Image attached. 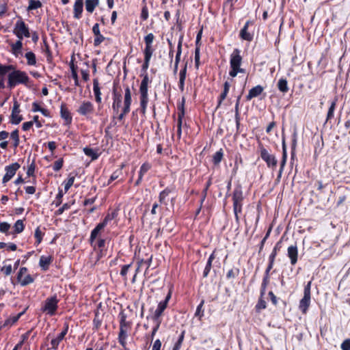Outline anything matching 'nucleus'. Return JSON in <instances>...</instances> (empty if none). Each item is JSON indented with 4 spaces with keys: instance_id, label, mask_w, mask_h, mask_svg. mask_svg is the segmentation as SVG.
<instances>
[{
    "instance_id": "obj_1",
    "label": "nucleus",
    "mask_w": 350,
    "mask_h": 350,
    "mask_svg": "<svg viewBox=\"0 0 350 350\" xmlns=\"http://www.w3.org/2000/svg\"><path fill=\"white\" fill-rule=\"evenodd\" d=\"M240 53L241 51L239 49H234L230 55L229 75L232 77H235L239 73L245 72V69L241 68L242 57Z\"/></svg>"
},
{
    "instance_id": "obj_2",
    "label": "nucleus",
    "mask_w": 350,
    "mask_h": 350,
    "mask_svg": "<svg viewBox=\"0 0 350 350\" xmlns=\"http://www.w3.org/2000/svg\"><path fill=\"white\" fill-rule=\"evenodd\" d=\"M243 200V191L240 185L236 187L233 191V211L236 221H239V213L242 211V201Z\"/></svg>"
},
{
    "instance_id": "obj_3",
    "label": "nucleus",
    "mask_w": 350,
    "mask_h": 350,
    "mask_svg": "<svg viewBox=\"0 0 350 350\" xmlns=\"http://www.w3.org/2000/svg\"><path fill=\"white\" fill-rule=\"evenodd\" d=\"M29 77L25 72L21 70H13L8 75V86L12 88L18 83L26 84Z\"/></svg>"
},
{
    "instance_id": "obj_4",
    "label": "nucleus",
    "mask_w": 350,
    "mask_h": 350,
    "mask_svg": "<svg viewBox=\"0 0 350 350\" xmlns=\"http://www.w3.org/2000/svg\"><path fill=\"white\" fill-rule=\"evenodd\" d=\"M120 333L118 335V340L120 344L124 347L126 346V340L127 338V332L129 327V323L126 321V316L124 312L120 314Z\"/></svg>"
},
{
    "instance_id": "obj_5",
    "label": "nucleus",
    "mask_w": 350,
    "mask_h": 350,
    "mask_svg": "<svg viewBox=\"0 0 350 350\" xmlns=\"http://www.w3.org/2000/svg\"><path fill=\"white\" fill-rule=\"evenodd\" d=\"M58 301L55 295L48 297L44 301L41 310L50 316L54 315L57 309Z\"/></svg>"
},
{
    "instance_id": "obj_6",
    "label": "nucleus",
    "mask_w": 350,
    "mask_h": 350,
    "mask_svg": "<svg viewBox=\"0 0 350 350\" xmlns=\"http://www.w3.org/2000/svg\"><path fill=\"white\" fill-rule=\"evenodd\" d=\"M13 33L20 40H22L24 37H30L29 29L25 22L22 20L16 21Z\"/></svg>"
},
{
    "instance_id": "obj_7",
    "label": "nucleus",
    "mask_w": 350,
    "mask_h": 350,
    "mask_svg": "<svg viewBox=\"0 0 350 350\" xmlns=\"http://www.w3.org/2000/svg\"><path fill=\"white\" fill-rule=\"evenodd\" d=\"M260 157L266 162L268 167L274 170L278 163V160L273 154H270L267 149L260 148Z\"/></svg>"
},
{
    "instance_id": "obj_8",
    "label": "nucleus",
    "mask_w": 350,
    "mask_h": 350,
    "mask_svg": "<svg viewBox=\"0 0 350 350\" xmlns=\"http://www.w3.org/2000/svg\"><path fill=\"white\" fill-rule=\"evenodd\" d=\"M27 269L26 267H21L18 273L17 280L22 286H26L33 282V278L27 274Z\"/></svg>"
},
{
    "instance_id": "obj_9",
    "label": "nucleus",
    "mask_w": 350,
    "mask_h": 350,
    "mask_svg": "<svg viewBox=\"0 0 350 350\" xmlns=\"http://www.w3.org/2000/svg\"><path fill=\"white\" fill-rule=\"evenodd\" d=\"M20 165L18 163H14L5 168V174L3 178V182L7 183L15 175L16 171L19 169Z\"/></svg>"
},
{
    "instance_id": "obj_10",
    "label": "nucleus",
    "mask_w": 350,
    "mask_h": 350,
    "mask_svg": "<svg viewBox=\"0 0 350 350\" xmlns=\"http://www.w3.org/2000/svg\"><path fill=\"white\" fill-rule=\"evenodd\" d=\"M94 111V105L90 101H83L81 103L77 109V112L84 116H88L91 115Z\"/></svg>"
},
{
    "instance_id": "obj_11",
    "label": "nucleus",
    "mask_w": 350,
    "mask_h": 350,
    "mask_svg": "<svg viewBox=\"0 0 350 350\" xmlns=\"http://www.w3.org/2000/svg\"><path fill=\"white\" fill-rule=\"evenodd\" d=\"M19 103L16 100H14L11 114V122L14 124H19L23 120L22 116L19 114Z\"/></svg>"
},
{
    "instance_id": "obj_12",
    "label": "nucleus",
    "mask_w": 350,
    "mask_h": 350,
    "mask_svg": "<svg viewBox=\"0 0 350 350\" xmlns=\"http://www.w3.org/2000/svg\"><path fill=\"white\" fill-rule=\"evenodd\" d=\"M92 31L96 36V38H94V46H97L102 42L104 41L105 37L100 33V29H99V25L98 23H96L94 25V26L92 27Z\"/></svg>"
},
{
    "instance_id": "obj_13",
    "label": "nucleus",
    "mask_w": 350,
    "mask_h": 350,
    "mask_svg": "<svg viewBox=\"0 0 350 350\" xmlns=\"http://www.w3.org/2000/svg\"><path fill=\"white\" fill-rule=\"evenodd\" d=\"M167 304L166 301H160L158 304L157 308L154 312L152 319L154 321H161L160 317L162 316L163 311L167 308Z\"/></svg>"
},
{
    "instance_id": "obj_14",
    "label": "nucleus",
    "mask_w": 350,
    "mask_h": 350,
    "mask_svg": "<svg viewBox=\"0 0 350 350\" xmlns=\"http://www.w3.org/2000/svg\"><path fill=\"white\" fill-rule=\"evenodd\" d=\"M310 295H304V297L300 300L299 308L303 314H306L310 304Z\"/></svg>"
},
{
    "instance_id": "obj_15",
    "label": "nucleus",
    "mask_w": 350,
    "mask_h": 350,
    "mask_svg": "<svg viewBox=\"0 0 350 350\" xmlns=\"http://www.w3.org/2000/svg\"><path fill=\"white\" fill-rule=\"evenodd\" d=\"M250 24L251 21H247L240 31V36L243 40L251 41L253 38V36L247 31L249 25Z\"/></svg>"
},
{
    "instance_id": "obj_16",
    "label": "nucleus",
    "mask_w": 350,
    "mask_h": 350,
    "mask_svg": "<svg viewBox=\"0 0 350 350\" xmlns=\"http://www.w3.org/2000/svg\"><path fill=\"white\" fill-rule=\"evenodd\" d=\"M68 332V327H66L64 330H63L61 333L59 334V335L54 339H53L51 342V348L53 349H57L58 347V345H59L60 342L64 339L65 337L66 333Z\"/></svg>"
},
{
    "instance_id": "obj_17",
    "label": "nucleus",
    "mask_w": 350,
    "mask_h": 350,
    "mask_svg": "<svg viewBox=\"0 0 350 350\" xmlns=\"http://www.w3.org/2000/svg\"><path fill=\"white\" fill-rule=\"evenodd\" d=\"M263 90H264L263 88L260 85H258L252 88L249 91V93L246 96L247 100H250L253 98L259 96L263 92Z\"/></svg>"
},
{
    "instance_id": "obj_18",
    "label": "nucleus",
    "mask_w": 350,
    "mask_h": 350,
    "mask_svg": "<svg viewBox=\"0 0 350 350\" xmlns=\"http://www.w3.org/2000/svg\"><path fill=\"white\" fill-rule=\"evenodd\" d=\"M297 247L296 245H291L288 247V256L291 259L292 265H295L297 261Z\"/></svg>"
},
{
    "instance_id": "obj_19",
    "label": "nucleus",
    "mask_w": 350,
    "mask_h": 350,
    "mask_svg": "<svg viewBox=\"0 0 350 350\" xmlns=\"http://www.w3.org/2000/svg\"><path fill=\"white\" fill-rule=\"evenodd\" d=\"M60 114L61 117L65 120L66 124H69L71 123L72 116L70 115V113L66 107V106L64 105H62L61 106Z\"/></svg>"
},
{
    "instance_id": "obj_20",
    "label": "nucleus",
    "mask_w": 350,
    "mask_h": 350,
    "mask_svg": "<svg viewBox=\"0 0 350 350\" xmlns=\"http://www.w3.org/2000/svg\"><path fill=\"white\" fill-rule=\"evenodd\" d=\"M83 3L79 2H75L74 4V18L77 19H79L81 17V14L83 12Z\"/></svg>"
},
{
    "instance_id": "obj_21",
    "label": "nucleus",
    "mask_w": 350,
    "mask_h": 350,
    "mask_svg": "<svg viewBox=\"0 0 350 350\" xmlns=\"http://www.w3.org/2000/svg\"><path fill=\"white\" fill-rule=\"evenodd\" d=\"M140 105H141V111L143 114H145L147 104L148 102V93L140 92Z\"/></svg>"
},
{
    "instance_id": "obj_22",
    "label": "nucleus",
    "mask_w": 350,
    "mask_h": 350,
    "mask_svg": "<svg viewBox=\"0 0 350 350\" xmlns=\"http://www.w3.org/2000/svg\"><path fill=\"white\" fill-rule=\"evenodd\" d=\"M52 261L51 256H42L40 258L39 265L43 270H47Z\"/></svg>"
},
{
    "instance_id": "obj_23",
    "label": "nucleus",
    "mask_w": 350,
    "mask_h": 350,
    "mask_svg": "<svg viewBox=\"0 0 350 350\" xmlns=\"http://www.w3.org/2000/svg\"><path fill=\"white\" fill-rule=\"evenodd\" d=\"M85 9L89 13H92L99 4V0H85Z\"/></svg>"
},
{
    "instance_id": "obj_24",
    "label": "nucleus",
    "mask_w": 350,
    "mask_h": 350,
    "mask_svg": "<svg viewBox=\"0 0 350 350\" xmlns=\"http://www.w3.org/2000/svg\"><path fill=\"white\" fill-rule=\"evenodd\" d=\"M22 40L18 39L15 43H12L10 44L12 48V52L15 56H18V54L21 52V49L23 46Z\"/></svg>"
},
{
    "instance_id": "obj_25",
    "label": "nucleus",
    "mask_w": 350,
    "mask_h": 350,
    "mask_svg": "<svg viewBox=\"0 0 350 350\" xmlns=\"http://www.w3.org/2000/svg\"><path fill=\"white\" fill-rule=\"evenodd\" d=\"M229 90H230V84L228 81H226L224 85V90H223L222 93L220 94L219 98L217 107H219L221 105L222 101L226 98L227 94L229 92Z\"/></svg>"
},
{
    "instance_id": "obj_26",
    "label": "nucleus",
    "mask_w": 350,
    "mask_h": 350,
    "mask_svg": "<svg viewBox=\"0 0 350 350\" xmlns=\"http://www.w3.org/2000/svg\"><path fill=\"white\" fill-rule=\"evenodd\" d=\"M241 100V96H239L237 98V102L234 107V111H235V121H236V126L237 129H239L240 126V115H239V103Z\"/></svg>"
},
{
    "instance_id": "obj_27",
    "label": "nucleus",
    "mask_w": 350,
    "mask_h": 350,
    "mask_svg": "<svg viewBox=\"0 0 350 350\" xmlns=\"http://www.w3.org/2000/svg\"><path fill=\"white\" fill-rule=\"evenodd\" d=\"M93 91L96 102L100 103L101 101V92L100 90L98 82L96 79H94L93 82Z\"/></svg>"
},
{
    "instance_id": "obj_28",
    "label": "nucleus",
    "mask_w": 350,
    "mask_h": 350,
    "mask_svg": "<svg viewBox=\"0 0 350 350\" xmlns=\"http://www.w3.org/2000/svg\"><path fill=\"white\" fill-rule=\"evenodd\" d=\"M278 88L282 93H286L289 88L288 86V82L285 79H280L278 82Z\"/></svg>"
},
{
    "instance_id": "obj_29",
    "label": "nucleus",
    "mask_w": 350,
    "mask_h": 350,
    "mask_svg": "<svg viewBox=\"0 0 350 350\" xmlns=\"http://www.w3.org/2000/svg\"><path fill=\"white\" fill-rule=\"evenodd\" d=\"M25 310H23V312L18 313L17 315H15V316H13V317H10L9 319H8L4 324L3 325V327H5L6 325H13L16 322L18 321V320L20 319V317L25 313Z\"/></svg>"
},
{
    "instance_id": "obj_30",
    "label": "nucleus",
    "mask_w": 350,
    "mask_h": 350,
    "mask_svg": "<svg viewBox=\"0 0 350 350\" xmlns=\"http://www.w3.org/2000/svg\"><path fill=\"white\" fill-rule=\"evenodd\" d=\"M172 191V189L171 188H166L165 189H164L163 191H162L160 193H159V202L161 204H165L167 205V202H166V197L169 196V194Z\"/></svg>"
},
{
    "instance_id": "obj_31",
    "label": "nucleus",
    "mask_w": 350,
    "mask_h": 350,
    "mask_svg": "<svg viewBox=\"0 0 350 350\" xmlns=\"http://www.w3.org/2000/svg\"><path fill=\"white\" fill-rule=\"evenodd\" d=\"M103 224L100 225L98 224L95 228L92 230L90 234V241L91 243L94 241V239L97 237L98 234L100 232V231L103 229Z\"/></svg>"
},
{
    "instance_id": "obj_32",
    "label": "nucleus",
    "mask_w": 350,
    "mask_h": 350,
    "mask_svg": "<svg viewBox=\"0 0 350 350\" xmlns=\"http://www.w3.org/2000/svg\"><path fill=\"white\" fill-rule=\"evenodd\" d=\"M121 103H122L121 95L120 94L116 95L115 94L114 98H113V103L112 105V108L116 113H118V109L121 105Z\"/></svg>"
},
{
    "instance_id": "obj_33",
    "label": "nucleus",
    "mask_w": 350,
    "mask_h": 350,
    "mask_svg": "<svg viewBox=\"0 0 350 350\" xmlns=\"http://www.w3.org/2000/svg\"><path fill=\"white\" fill-rule=\"evenodd\" d=\"M148 82H149V79H148V75H145V76L144 77V78L141 82V85H140V88H139V92L148 93Z\"/></svg>"
},
{
    "instance_id": "obj_34",
    "label": "nucleus",
    "mask_w": 350,
    "mask_h": 350,
    "mask_svg": "<svg viewBox=\"0 0 350 350\" xmlns=\"http://www.w3.org/2000/svg\"><path fill=\"white\" fill-rule=\"evenodd\" d=\"M214 258H215V256H214V253H213L209 256L207 263H206V265L204 270V273H203L204 277H206L208 275V273L210 272L211 269L212 262L214 260Z\"/></svg>"
},
{
    "instance_id": "obj_35",
    "label": "nucleus",
    "mask_w": 350,
    "mask_h": 350,
    "mask_svg": "<svg viewBox=\"0 0 350 350\" xmlns=\"http://www.w3.org/2000/svg\"><path fill=\"white\" fill-rule=\"evenodd\" d=\"M25 57L27 60L28 65L33 66L36 64V55L33 52H31V51L27 52L25 54Z\"/></svg>"
},
{
    "instance_id": "obj_36",
    "label": "nucleus",
    "mask_w": 350,
    "mask_h": 350,
    "mask_svg": "<svg viewBox=\"0 0 350 350\" xmlns=\"http://www.w3.org/2000/svg\"><path fill=\"white\" fill-rule=\"evenodd\" d=\"M282 148H283V155H282V160L281 163H280V172H279V176H280L282 173V171L284 170V165L286 164V157H287L284 142H283Z\"/></svg>"
},
{
    "instance_id": "obj_37",
    "label": "nucleus",
    "mask_w": 350,
    "mask_h": 350,
    "mask_svg": "<svg viewBox=\"0 0 350 350\" xmlns=\"http://www.w3.org/2000/svg\"><path fill=\"white\" fill-rule=\"evenodd\" d=\"M14 70V67L12 65H2L0 64V75L4 76L9 72L10 70Z\"/></svg>"
},
{
    "instance_id": "obj_38",
    "label": "nucleus",
    "mask_w": 350,
    "mask_h": 350,
    "mask_svg": "<svg viewBox=\"0 0 350 350\" xmlns=\"http://www.w3.org/2000/svg\"><path fill=\"white\" fill-rule=\"evenodd\" d=\"M83 152L87 156L90 157L92 160L96 159L98 157L95 151L90 148H84Z\"/></svg>"
},
{
    "instance_id": "obj_39",
    "label": "nucleus",
    "mask_w": 350,
    "mask_h": 350,
    "mask_svg": "<svg viewBox=\"0 0 350 350\" xmlns=\"http://www.w3.org/2000/svg\"><path fill=\"white\" fill-rule=\"evenodd\" d=\"M222 157H223V152H222L221 150L216 152L213 157V163L215 165H218L221 162Z\"/></svg>"
},
{
    "instance_id": "obj_40",
    "label": "nucleus",
    "mask_w": 350,
    "mask_h": 350,
    "mask_svg": "<svg viewBox=\"0 0 350 350\" xmlns=\"http://www.w3.org/2000/svg\"><path fill=\"white\" fill-rule=\"evenodd\" d=\"M151 168V165L149 163H144L140 167L139 175L142 177Z\"/></svg>"
},
{
    "instance_id": "obj_41",
    "label": "nucleus",
    "mask_w": 350,
    "mask_h": 350,
    "mask_svg": "<svg viewBox=\"0 0 350 350\" xmlns=\"http://www.w3.org/2000/svg\"><path fill=\"white\" fill-rule=\"evenodd\" d=\"M14 228L15 232L21 233L24 230L23 221L21 219L17 220L14 224Z\"/></svg>"
},
{
    "instance_id": "obj_42",
    "label": "nucleus",
    "mask_w": 350,
    "mask_h": 350,
    "mask_svg": "<svg viewBox=\"0 0 350 350\" xmlns=\"http://www.w3.org/2000/svg\"><path fill=\"white\" fill-rule=\"evenodd\" d=\"M42 6V3L40 1H36V0H29V3L28 6V10H36Z\"/></svg>"
},
{
    "instance_id": "obj_43",
    "label": "nucleus",
    "mask_w": 350,
    "mask_h": 350,
    "mask_svg": "<svg viewBox=\"0 0 350 350\" xmlns=\"http://www.w3.org/2000/svg\"><path fill=\"white\" fill-rule=\"evenodd\" d=\"M336 100H334L332 102L331 105L329 108L327 114V121L333 118L334 112L335 107H336Z\"/></svg>"
},
{
    "instance_id": "obj_44",
    "label": "nucleus",
    "mask_w": 350,
    "mask_h": 350,
    "mask_svg": "<svg viewBox=\"0 0 350 350\" xmlns=\"http://www.w3.org/2000/svg\"><path fill=\"white\" fill-rule=\"evenodd\" d=\"M11 138L14 140V146L16 148L19 144V136H18V131L14 130L11 133L10 135Z\"/></svg>"
},
{
    "instance_id": "obj_45",
    "label": "nucleus",
    "mask_w": 350,
    "mask_h": 350,
    "mask_svg": "<svg viewBox=\"0 0 350 350\" xmlns=\"http://www.w3.org/2000/svg\"><path fill=\"white\" fill-rule=\"evenodd\" d=\"M124 103L131 104V92L129 86L125 88Z\"/></svg>"
},
{
    "instance_id": "obj_46",
    "label": "nucleus",
    "mask_w": 350,
    "mask_h": 350,
    "mask_svg": "<svg viewBox=\"0 0 350 350\" xmlns=\"http://www.w3.org/2000/svg\"><path fill=\"white\" fill-rule=\"evenodd\" d=\"M124 165H122L121 167L117 170H116L111 176L109 180V183H111V181L117 179L120 176V174H122V169L124 167Z\"/></svg>"
},
{
    "instance_id": "obj_47",
    "label": "nucleus",
    "mask_w": 350,
    "mask_h": 350,
    "mask_svg": "<svg viewBox=\"0 0 350 350\" xmlns=\"http://www.w3.org/2000/svg\"><path fill=\"white\" fill-rule=\"evenodd\" d=\"M184 336H185V332H183L181 333V334L180 335L178 340H177V342H176V344L174 346V348H173L174 350H179L180 349V347H181L182 343L184 340Z\"/></svg>"
},
{
    "instance_id": "obj_48",
    "label": "nucleus",
    "mask_w": 350,
    "mask_h": 350,
    "mask_svg": "<svg viewBox=\"0 0 350 350\" xmlns=\"http://www.w3.org/2000/svg\"><path fill=\"white\" fill-rule=\"evenodd\" d=\"M185 116V111L183 107H181V111L178 114V120H177V128H182L183 124V118Z\"/></svg>"
},
{
    "instance_id": "obj_49",
    "label": "nucleus",
    "mask_w": 350,
    "mask_h": 350,
    "mask_svg": "<svg viewBox=\"0 0 350 350\" xmlns=\"http://www.w3.org/2000/svg\"><path fill=\"white\" fill-rule=\"evenodd\" d=\"M131 264H129V265H124L122 267V269H121V271H120V275L124 277V280H126V274L129 270V269L131 268Z\"/></svg>"
},
{
    "instance_id": "obj_50",
    "label": "nucleus",
    "mask_w": 350,
    "mask_h": 350,
    "mask_svg": "<svg viewBox=\"0 0 350 350\" xmlns=\"http://www.w3.org/2000/svg\"><path fill=\"white\" fill-rule=\"evenodd\" d=\"M153 50L152 46H146L144 49V58L150 59L152 55Z\"/></svg>"
},
{
    "instance_id": "obj_51",
    "label": "nucleus",
    "mask_w": 350,
    "mask_h": 350,
    "mask_svg": "<svg viewBox=\"0 0 350 350\" xmlns=\"http://www.w3.org/2000/svg\"><path fill=\"white\" fill-rule=\"evenodd\" d=\"M154 36L153 33H150L144 38V41L146 43V46H152V43L154 40Z\"/></svg>"
},
{
    "instance_id": "obj_52",
    "label": "nucleus",
    "mask_w": 350,
    "mask_h": 350,
    "mask_svg": "<svg viewBox=\"0 0 350 350\" xmlns=\"http://www.w3.org/2000/svg\"><path fill=\"white\" fill-rule=\"evenodd\" d=\"M204 301L202 300L200 304L198 306L195 316L199 317L200 319L203 316V310H202V306L204 305Z\"/></svg>"
},
{
    "instance_id": "obj_53",
    "label": "nucleus",
    "mask_w": 350,
    "mask_h": 350,
    "mask_svg": "<svg viewBox=\"0 0 350 350\" xmlns=\"http://www.w3.org/2000/svg\"><path fill=\"white\" fill-rule=\"evenodd\" d=\"M200 65V46H196L195 50V66L198 68Z\"/></svg>"
},
{
    "instance_id": "obj_54",
    "label": "nucleus",
    "mask_w": 350,
    "mask_h": 350,
    "mask_svg": "<svg viewBox=\"0 0 350 350\" xmlns=\"http://www.w3.org/2000/svg\"><path fill=\"white\" fill-rule=\"evenodd\" d=\"M75 176H70L68 179L67 180L66 183L64 185V189L66 191H67L73 185L75 181Z\"/></svg>"
},
{
    "instance_id": "obj_55",
    "label": "nucleus",
    "mask_w": 350,
    "mask_h": 350,
    "mask_svg": "<svg viewBox=\"0 0 350 350\" xmlns=\"http://www.w3.org/2000/svg\"><path fill=\"white\" fill-rule=\"evenodd\" d=\"M115 217V213H112V214H108L105 217V219H103V221L100 223H99L100 225H103V228H105L108 221H111L112 220L113 218Z\"/></svg>"
},
{
    "instance_id": "obj_56",
    "label": "nucleus",
    "mask_w": 350,
    "mask_h": 350,
    "mask_svg": "<svg viewBox=\"0 0 350 350\" xmlns=\"http://www.w3.org/2000/svg\"><path fill=\"white\" fill-rule=\"evenodd\" d=\"M62 166H63V159H60L54 163V164L53 165V169L54 171L57 172L62 167Z\"/></svg>"
},
{
    "instance_id": "obj_57",
    "label": "nucleus",
    "mask_w": 350,
    "mask_h": 350,
    "mask_svg": "<svg viewBox=\"0 0 350 350\" xmlns=\"http://www.w3.org/2000/svg\"><path fill=\"white\" fill-rule=\"evenodd\" d=\"M35 237L36 239L37 243H40L42 239L43 233L40 230V228H37L35 230Z\"/></svg>"
},
{
    "instance_id": "obj_58",
    "label": "nucleus",
    "mask_w": 350,
    "mask_h": 350,
    "mask_svg": "<svg viewBox=\"0 0 350 350\" xmlns=\"http://www.w3.org/2000/svg\"><path fill=\"white\" fill-rule=\"evenodd\" d=\"M340 348L342 350H350V338L345 340L342 342Z\"/></svg>"
},
{
    "instance_id": "obj_59",
    "label": "nucleus",
    "mask_w": 350,
    "mask_h": 350,
    "mask_svg": "<svg viewBox=\"0 0 350 350\" xmlns=\"http://www.w3.org/2000/svg\"><path fill=\"white\" fill-rule=\"evenodd\" d=\"M148 18V8L145 5L142 9L141 18L143 21H146V20H147Z\"/></svg>"
},
{
    "instance_id": "obj_60",
    "label": "nucleus",
    "mask_w": 350,
    "mask_h": 350,
    "mask_svg": "<svg viewBox=\"0 0 350 350\" xmlns=\"http://www.w3.org/2000/svg\"><path fill=\"white\" fill-rule=\"evenodd\" d=\"M155 323V326L152 329V333H151V338L153 339L154 335L156 334L157 332L158 331L159 326L161 323V321H154Z\"/></svg>"
},
{
    "instance_id": "obj_61",
    "label": "nucleus",
    "mask_w": 350,
    "mask_h": 350,
    "mask_svg": "<svg viewBox=\"0 0 350 350\" xmlns=\"http://www.w3.org/2000/svg\"><path fill=\"white\" fill-rule=\"evenodd\" d=\"M93 323H94V327L96 329H98L100 327V326L101 325V320L99 319L98 313L95 314V317L94 319Z\"/></svg>"
},
{
    "instance_id": "obj_62",
    "label": "nucleus",
    "mask_w": 350,
    "mask_h": 350,
    "mask_svg": "<svg viewBox=\"0 0 350 350\" xmlns=\"http://www.w3.org/2000/svg\"><path fill=\"white\" fill-rule=\"evenodd\" d=\"M10 224L7 222H1L0 223V231L1 232H6L10 229Z\"/></svg>"
},
{
    "instance_id": "obj_63",
    "label": "nucleus",
    "mask_w": 350,
    "mask_h": 350,
    "mask_svg": "<svg viewBox=\"0 0 350 350\" xmlns=\"http://www.w3.org/2000/svg\"><path fill=\"white\" fill-rule=\"evenodd\" d=\"M12 269L11 265L4 266L1 268V271H3V273L6 275H10L12 273Z\"/></svg>"
},
{
    "instance_id": "obj_64",
    "label": "nucleus",
    "mask_w": 350,
    "mask_h": 350,
    "mask_svg": "<svg viewBox=\"0 0 350 350\" xmlns=\"http://www.w3.org/2000/svg\"><path fill=\"white\" fill-rule=\"evenodd\" d=\"M70 205L68 204V203H66L56 211V214L62 215L65 210H68V208H70Z\"/></svg>"
}]
</instances>
